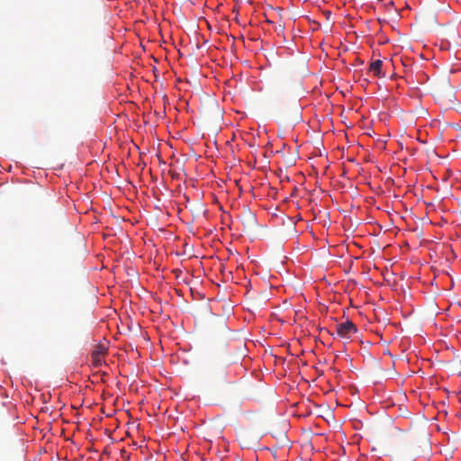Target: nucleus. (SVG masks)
Masks as SVG:
<instances>
[{"instance_id": "2", "label": "nucleus", "mask_w": 461, "mask_h": 461, "mask_svg": "<svg viewBox=\"0 0 461 461\" xmlns=\"http://www.w3.org/2000/svg\"><path fill=\"white\" fill-rule=\"evenodd\" d=\"M104 354V348L102 346H97L92 352V362L95 367L102 365V357Z\"/></svg>"}, {"instance_id": "3", "label": "nucleus", "mask_w": 461, "mask_h": 461, "mask_svg": "<svg viewBox=\"0 0 461 461\" xmlns=\"http://www.w3.org/2000/svg\"><path fill=\"white\" fill-rule=\"evenodd\" d=\"M382 66H383V61L380 60V59H377V60H375L373 61L371 64H370V71H372L374 73V75L375 77H383L384 75H382Z\"/></svg>"}, {"instance_id": "1", "label": "nucleus", "mask_w": 461, "mask_h": 461, "mask_svg": "<svg viewBox=\"0 0 461 461\" xmlns=\"http://www.w3.org/2000/svg\"><path fill=\"white\" fill-rule=\"evenodd\" d=\"M357 329L351 321L339 323L336 326V332L338 336L342 339H349L354 334L357 333Z\"/></svg>"}]
</instances>
